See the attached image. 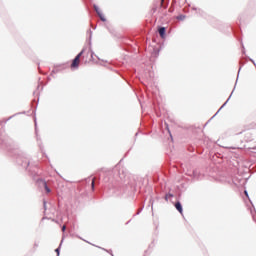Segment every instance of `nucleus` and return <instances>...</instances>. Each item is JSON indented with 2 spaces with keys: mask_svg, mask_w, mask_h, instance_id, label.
Wrapping results in <instances>:
<instances>
[{
  "mask_svg": "<svg viewBox=\"0 0 256 256\" xmlns=\"http://www.w3.org/2000/svg\"><path fill=\"white\" fill-rule=\"evenodd\" d=\"M94 11H96L98 17L100 20L103 21V23H105V21H107V18H105V15H103V12H101V9H99V6L94 4Z\"/></svg>",
  "mask_w": 256,
  "mask_h": 256,
  "instance_id": "7ed1b4c3",
  "label": "nucleus"
},
{
  "mask_svg": "<svg viewBox=\"0 0 256 256\" xmlns=\"http://www.w3.org/2000/svg\"><path fill=\"white\" fill-rule=\"evenodd\" d=\"M92 29H97V26H93V24L91 25Z\"/></svg>",
  "mask_w": 256,
  "mask_h": 256,
  "instance_id": "7c9ffc66",
  "label": "nucleus"
},
{
  "mask_svg": "<svg viewBox=\"0 0 256 256\" xmlns=\"http://www.w3.org/2000/svg\"><path fill=\"white\" fill-rule=\"evenodd\" d=\"M164 3H165V0H161L160 5L161 7H164V9H167V4L165 5Z\"/></svg>",
  "mask_w": 256,
  "mask_h": 256,
  "instance_id": "dca6fc26",
  "label": "nucleus"
},
{
  "mask_svg": "<svg viewBox=\"0 0 256 256\" xmlns=\"http://www.w3.org/2000/svg\"><path fill=\"white\" fill-rule=\"evenodd\" d=\"M89 33H90V39H91V35L93 34V32L91 30H89Z\"/></svg>",
  "mask_w": 256,
  "mask_h": 256,
  "instance_id": "2f4dec72",
  "label": "nucleus"
},
{
  "mask_svg": "<svg viewBox=\"0 0 256 256\" xmlns=\"http://www.w3.org/2000/svg\"><path fill=\"white\" fill-rule=\"evenodd\" d=\"M242 47H243V51H242V53H245V47L242 45Z\"/></svg>",
  "mask_w": 256,
  "mask_h": 256,
  "instance_id": "473e14b6",
  "label": "nucleus"
},
{
  "mask_svg": "<svg viewBox=\"0 0 256 256\" xmlns=\"http://www.w3.org/2000/svg\"><path fill=\"white\" fill-rule=\"evenodd\" d=\"M232 31H233L234 35H237V30H235V28H232Z\"/></svg>",
  "mask_w": 256,
  "mask_h": 256,
  "instance_id": "bb28decb",
  "label": "nucleus"
},
{
  "mask_svg": "<svg viewBox=\"0 0 256 256\" xmlns=\"http://www.w3.org/2000/svg\"><path fill=\"white\" fill-rule=\"evenodd\" d=\"M186 17H187L186 15L180 14V15H178V16L176 17V19H177L178 21H185Z\"/></svg>",
  "mask_w": 256,
  "mask_h": 256,
  "instance_id": "9d476101",
  "label": "nucleus"
},
{
  "mask_svg": "<svg viewBox=\"0 0 256 256\" xmlns=\"http://www.w3.org/2000/svg\"><path fill=\"white\" fill-rule=\"evenodd\" d=\"M43 207L45 210H47V202L45 200L43 201Z\"/></svg>",
  "mask_w": 256,
  "mask_h": 256,
  "instance_id": "aec40b11",
  "label": "nucleus"
},
{
  "mask_svg": "<svg viewBox=\"0 0 256 256\" xmlns=\"http://www.w3.org/2000/svg\"><path fill=\"white\" fill-rule=\"evenodd\" d=\"M165 199L166 201H169V199H173V194L171 193L166 194Z\"/></svg>",
  "mask_w": 256,
  "mask_h": 256,
  "instance_id": "4468645a",
  "label": "nucleus"
},
{
  "mask_svg": "<svg viewBox=\"0 0 256 256\" xmlns=\"http://www.w3.org/2000/svg\"><path fill=\"white\" fill-rule=\"evenodd\" d=\"M141 211H143V206L138 210V212L136 214H134V217H135V215H140Z\"/></svg>",
  "mask_w": 256,
  "mask_h": 256,
  "instance_id": "a211bd4d",
  "label": "nucleus"
},
{
  "mask_svg": "<svg viewBox=\"0 0 256 256\" xmlns=\"http://www.w3.org/2000/svg\"><path fill=\"white\" fill-rule=\"evenodd\" d=\"M97 178H93L92 179V182H91V189H92V191H95V180H96Z\"/></svg>",
  "mask_w": 256,
  "mask_h": 256,
  "instance_id": "ddd939ff",
  "label": "nucleus"
},
{
  "mask_svg": "<svg viewBox=\"0 0 256 256\" xmlns=\"http://www.w3.org/2000/svg\"><path fill=\"white\" fill-rule=\"evenodd\" d=\"M249 61H251V63H253V65H255V67H256V64H255V60L254 59H249Z\"/></svg>",
  "mask_w": 256,
  "mask_h": 256,
  "instance_id": "b1692460",
  "label": "nucleus"
},
{
  "mask_svg": "<svg viewBox=\"0 0 256 256\" xmlns=\"http://www.w3.org/2000/svg\"><path fill=\"white\" fill-rule=\"evenodd\" d=\"M169 11H170V13H172V12H173V10H172V9H169Z\"/></svg>",
  "mask_w": 256,
  "mask_h": 256,
  "instance_id": "f704fd0d",
  "label": "nucleus"
},
{
  "mask_svg": "<svg viewBox=\"0 0 256 256\" xmlns=\"http://www.w3.org/2000/svg\"><path fill=\"white\" fill-rule=\"evenodd\" d=\"M83 53H85V49H83L81 52H79L75 58L72 60L71 63V69H79V60L83 56Z\"/></svg>",
  "mask_w": 256,
  "mask_h": 256,
  "instance_id": "f03ea898",
  "label": "nucleus"
},
{
  "mask_svg": "<svg viewBox=\"0 0 256 256\" xmlns=\"http://www.w3.org/2000/svg\"><path fill=\"white\" fill-rule=\"evenodd\" d=\"M174 207H175V209L178 210L179 213H181V215H183V205L179 201H177L174 204Z\"/></svg>",
  "mask_w": 256,
  "mask_h": 256,
  "instance_id": "423d86ee",
  "label": "nucleus"
},
{
  "mask_svg": "<svg viewBox=\"0 0 256 256\" xmlns=\"http://www.w3.org/2000/svg\"><path fill=\"white\" fill-rule=\"evenodd\" d=\"M34 123H35V131L37 132V118L34 119Z\"/></svg>",
  "mask_w": 256,
  "mask_h": 256,
  "instance_id": "5701e85b",
  "label": "nucleus"
},
{
  "mask_svg": "<svg viewBox=\"0 0 256 256\" xmlns=\"http://www.w3.org/2000/svg\"><path fill=\"white\" fill-rule=\"evenodd\" d=\"M151 203V209H153V199L150 200Z\"/></svg>",
  "mask_w": 256,
  "mask_h": 256,
  "instance_id": "c756f323",
  "label": "nucleus"
},
{
  "mask_svg": "<svg viewBox=\"0 0 256 256\" xmlns=\"http://www.w3.org/2000/svg\"><path fill=\"white\" fill-rule=\"evenodd\" d=\"M102 249H103V251H107V253H110V255L113 254V251H112V250H107V249H105V248H102Z\"/></svg>",
  "mask_w": 256,
  "mask_h": 256,
  "instance_id": "412c9836",
  "label": "nucleus"
},
{
  "mask_svg": "<svg viewBox=\"0 0 256 256\" xmlns=\"http://www.w3.org/2000/svg\"><path fill=\"white\" fill-rule=\"evenodd\" d=\"M192 9L193 11H197L198 13H201V9H197L196 7H193Z\"/></svg>",
  "mask_w": 256,
  "mask_h": 256,
  "instance_id": "4be33fe9",
  "label": "nucleus"
},
{
  "mask_svg": "<svg viewBox=\"0 0 256 256\" xmlns=\"http://www.w3.org/2000/svg\"><path fill=\"white\" fill-rule=\"evenodd\" d=\"M113 256V254H111Z\"/></svg>",
  "mask_w": 256,
  "mask_h": 256,
  "instance_id": "ea45409f",
  "label": "nucleus"
},
{
  "mask_svg": "<svg viewBox=\"0 0 256 256\" xmlns=\"http://www.w3.org/2000/svg\"><path fill=\"white\" fill-rule=\"evenodd\" d=\"M61 245H63V239L61 240L59 247L55 249L57 256L61 255Z\"/></svg>",
  "mask_w": 256,
  "mask_h": 256,
  "instance_id": "1a4fd4ad",
  "label": "nucleus"
},
{
  "mask_svg": "<svg viewBox=\"0 0 256 256\" xmlns=\"http://www.w3.org/2000/svg\"><path fill=\"white\" fill-rule=\"evenodd\" d=\"M14 155H15L16 163L21 167H23V169H27L29 167L30 162H29V158H27V154L19 150H16Z\"/></svg>",
  "mask_w": 256,
  "mask_h": 256,
  "instance_id": "f257e3e1",
  "label": "nucleus"
},
{
  "mask_svg": "<svg viewBox=\"0 0 256 256\" xmlns=\"http://www.w3.org/2000/svg\"><path fill=\"white\" fill-rule=\"evenodd\" d=\"M39 247V244L37 242L34 243V248L37 249Z\"/></svg>",
  "mask_w": 256,
  "mask_h": 256,
  "instance_id": "a878e982",
  "label": "nucleus"
},
{
  "mask_svg": "<svg viewBox=\"0 0 256 256\" xmlns=\"http://www.w3.org/2000/svg\"><path fill=\"white\" fill-rule=\"evenodd\" d=\"M42 185L44 186L46 193H51V188H49V185H47V181L43 180Z\"/></svg>",
  "mask_w": 256,
  "mask_h": 256,
  "instance_id": "6e6552de",
  "label": "nucleus"
},
{
  "mask_svg": "<svg viewBox=\"0 0 256 256\" xmlns=\"http://www.w3.org/2000/svg\"><path fill=\"white\" fill-rule=\"evenodd\" d=\"M129 223H131V220H129V221L126 223V225H129Z\"/></svg>",
  "mask_w": 256,
  "mask_h": 256,
  "instance_id": "72a5a7b5",
  "label": "nucleus"
},
{
  "mask_svg": "<svg viewBox=\"0 0 256 256\" xmlns=\"http://www.w3.org/2000/svg\"><path fill=\"white\" fill-rule=\"evenodd\" d=\"M12 118H13V116H10V117L8 118V120H9V119H12Z\"/></svg>",
  "mask_w": 256,
  "mask_h": 256,
  "instance_id": "c9c22d12",
  "label": "nucleus"
},
{
  "mask_svg": "<svg viewBox=\"0 0 256 256\" xmlns=\"http://www.w3.org/2000/svg\"><path fill=\"white\" fill-rule=\"evenodd\" d=\"M109 194L110 195H116V196H118V195H121V192H119L118 190H117V188H110V190H109Z\"/></svg>",
  "mask_w": 256,
  "mask_h": 256,
  "instance_id": "0eeeda50",
  "label": "nucleus"
},
{
  "mask_svg": "<svg viewBox=\"0 0 256 256\" xmlns=\"http://www.w3.org/2000/svg\"><path fill=\"white\" fill-rule=\"evenodd\" d=\"M190 177H193V179L199 180V179H201V173H199V170L194 169L192 171V174H190Z\"/></svg>",
  "mask_w": 256,
  "mask_h": 256,
  "instance_id": "39448f33",
  "label": "nucleus"
},
{
  "mask_svg": "<svg viewBox=\"0 0 256 256\" xmlns=\"http://www.w3.org/2000/svg\"><path fill=\"white\" fill-rule=\"evenodd\" d=\"M220 110H221V108L217 111V113H219Z\"/></svg>",
  "mask_w": 256,
  "mask_h": 256,
  "instance_id": "4c0bfd02",
  "label": "nucleus"
},
{
  "mask_svg": "<svg viewBox=\"0 0 256 256\" xmlns=\"http://www.w3.org/2000/svg\"><path fill=\"white\" fill-rule=\"evenodd\" d=\"M233 95V91L231 92L230 96L228 97V99L225 101V103L220 107V109H223V107H225V105H227V103H229V99H231V96Z\"/></svg>",
  "mask_w": 256,
  "mask_h": 256,
  "instance_id": "f8f14e48",
  "label": "nucleus"
},
{
  "mask_svg": "<svg viewBox=\"0 0 256 256\" xmlns=\"http://www.w3.org/2000/svg\"><path fill=\"white\" fill-rule=\"evenodd\" d=\"M61 71V67H54V69L51 72V75H55L56 73H59Z\"/></svg>",
  "mask_w": 256,
  "mask_h": 256,
  "instance_id": "9b49d317",
  "label": "nucleus"
},
{
  "mask_svg": "<svg viewBox=\"0 0 256 256\" xmlns=\"http://www.w3.org/2000/svg\"><path fill=\"white\" fill-rule=\"evenodd\" d=\"M171 139H173V136L170 134Z\"/></svg>",
  "mask_w": 256,
  "mask_h": 256,
  "instance_id": "e433bc0d",
  "label": "nucleus"
},
{
  "mask_svg": "<svg viewBox=\"0 0 256 256\" xmlns=\"http://www.w3.org/2000/svg\"><path fill=\"white\" fill-rule=\"evenodd\" d=\"M249 61H251V63H253V65H255V67H256V64H255V60L254 59H249Z\"/></svg>",
  "mask_w": 256,
  "mask_h": 256,
  "instance_id": "393cba45",
  "label": "nucleus"
},
{
  "mask_svg": "<svg viewBox=\"0 0 256 256\" xmlns=\"http://www.w3.org/2000/svg\"><path fill=\"white\" fill-rule=\"evenodd\" d=\"M246 197H249V192H247V190L244 191Z\"/></svg>",
  "mask_w": 256,
  "mask_h": 256,
  "instance_id": "c85d7f7f",
  "label": "nucleus"
},
{
  "mask_svg": "<svg viewBox=\"0 0 256 256\" xmlns=\"http://www.w3.org/2000/svg\"><path fill=\"white\" fill-rule=\"evenodd\" d=\"M95 55V52H93V50H91V58L93 59V56Z\"/></svg>",
  "mask_w": 256,
  "mask_h": 256,
  "instance_id": "cd10ccee",
  "label": "nucleus"
},
{
  "mask_svg": "<svg viewBox=\"0 0 256 256\" xmlns=\"http://www.w3.org/2000/svg\"><path fill=\"white\" fill-rule=\"evenodd\" d=\"M119 177H120L121 181H123L127 177V175L122 176L121 171H119Z\"/></svg>",
  "mask_w": 256,
  "mask_h": 256,
  "instance_id": "f3484780",
  "label": "nucleus"
},
{
  "mask_svg": "<svg viewBox=\"0 0 256 256\" xmlns=\"http://www.w3.org/2000/svg\"><path fill=\"white\" fill-rule=\"evenodd\" d=\"M239 71H241V67L239 68Z\"/></svg>",
  "mask_w": 256,
  "mask_h": 256,
  "instance_id": "58836bf2",
  "label": "nucleus"
},
{
  "mask_svg": "<svg viewBox=\"0 0 256 256\" xmlns=\"http://www.w3.org/2000/svg\"><path fill=\"white\" fill-rule=\"evenodd\" d=\"M65 231H67V226L63 225L62 226V233H65Z\"/></svg>",
  "mask_w": 256,
  "mask_h": 256,
  "instance_id": "6ab92c4d",
  "label": "nucleus"
},
{
  "mask_svg": "<svg viewBox=\"0 0 256 256\" xmlns=\"http://www.w3.org/2000/svg\"><path fill=\"white\" fill-rule=\"evenodd\" d=\"M158 33L161 39H165V37H167V28H165L164 26L158 27Z\"/></svg>",
  "mask_w": 256,
  "mask_h": 256,
  "instance_id": "20e7f679",
  "label": "nucleus"
},
{
  "mask_svg": "<svg viewBox=\"0 0 256 256\" xmlns=\"http://www.w3.org/2000/svg\"><path fill=\"white\" fill-rule=\"evenodd\" d=\"M0 143L1 145H7V143L5 142V139H3V135L0 136Z\"/></svg>",
  "mask_w": 256,
  "mask_h": 256,
  "instance_id": "2eb2a0df",
  "label": "nucleus"
}]
</instances>
